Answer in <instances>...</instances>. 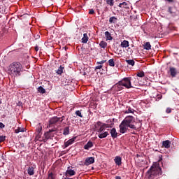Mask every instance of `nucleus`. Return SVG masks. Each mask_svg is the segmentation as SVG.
<instances>
[{"label": "nucleus", "instance_id": "obj_1", "mask_svg": "<svg viewBox=\"0 0 179 179\" xmlns=\"http://www.w3.org/2000/svg\"><path fill=\"white\" fill-rule=\"evenodd\" d=\"M134 124H135V117L131 115L127 116L119 125L120 134H125L128 131V128L136 129V127Z\"/></svg>", "mask_w": 179, "mask_h": 179}, {"label": "nucleus", "instance_id": "obj_2", "mask_svg": "<svg viewBox=\"0 0 179 179\" xmlns=\"http://www.w3.org/2000/svg\"><path fill=\"white\" fill-rule=\"evenodd\" d=\"M8 71L11 76L16 78L22 75V72H23V66L19 62H14L9 65Z\"/></svg>", "mask_w": 179, "mask_h": 179}, {"label": "nucleus", "instance_id": "obj_3", "mask_svg": "<svg viewBox=\"0 0 179 179\" xmlns=\"http://www.w3.org/2000/svg\"><path fill=\"white\" fill-rule=\"evenodd\" d=\"M147 174L148 178H155V176H162L163 171H162V168L159 166V164L155 163L150 167V170L148 171Z\"/></svg>", "mask_w": 179, "mask_h": 179}, {"label": "nucleus", "instance_id": "obj_4", "mask_svg": "<svg viewBox=\"0 0 179 179\" xmlns=\"http://www.w3.org/2000/svg\"><path fill=\"white\" fill-rule=\"evenodd\" d=\"M120 83H122L123 87L126 89H134L135 87L132 85V83H131V77H126L120 80Z\"/></svg>", "mask_w": 179, "mask_h": 179}, {"label": "nucleus", "instance_id": "obj_5", "mask_svg": "<svg viewBox=\"0 0 179 179\" xmlns=\"http://www.w3.org/2000/svg\"><path fill=\"white\" fill-rule=\"evenodd\" d=\"M114 120L115 119H109L106 121L107 124H103L100 128L98 129V134L103 132L105 128H113L114 127Z\"/></svg>", "mask_w": 179, "mask_h": 179}, {"label": "nucleus", "instance_id": "obj_6", "mask_svg": "<svg viewBox=\"0 0 179 179\" xmlns=\"http://www.w3.org/2000/svg\"><path fill=\"white\" fill-rule=\"evenodd\" d=\"M64 121V119L61 120V118L55 116L50 119L49 120V128H51L53 125H57V124H61Z\"/></svg>", "mask_w": 179, "mask_h": 179}, {"label": "nucleus", "instance_id": "obj_7", "mask_svg": "<svg viewBox=\"0 0 179 179\" xmlns=\"http://www.w3.org/2000/svg\"><path fill=\"white\" fill-rule=\"evenodd\" d=\"M113 89H114L115 92H121V90H124V87L122 84L119 81L115 85H113Z\"/></svg>", "mask_w": 179, "mask_h": 179}, {"label": "nucleus", "instance_id": "obj_8", "mask_svg": "<svg viewBox=\"0 0 179 179\" xmlns=\"http://www.w3.org/2000/svg\"><path fill=\"white\" fill-rule=\"evenodd\" d=\"M36 169L35 164H31L29 166L27 173L29 176H34V169Z\"/></svg>", "mask_w": 179, "mask_h": 179}, {"label": "nucleus", "instance_id": "obj_9", "mask_svg": "<svg viewBox=\"0 0 179 179\" xmlns=\"http://www.w3.org/2000/svg\"><path fill=\"white\" fill-rule=\"evenodd\" d=\"M93 163H94V157H90L86 158L84 164L85 166H90V164H93Z\"/></svg>", "mask_w": 179, "mask_h": 179}, {"label": "nucleus", "instance_id": "obj_10", "mask_svg": "<svg viewBox=\"0 0 179 179\" xmlns=\"http://www.w3.org/2000/svg\"><path fill=\"white\" fill-rule=\"evenodd\" d=\"M110 134L113 139H115V138L118 136V133L117 132V129H115V128H113L112 129H110Z\"/></svg>", "mask_w": 179, "mask_h": 179}, {"label": "nucleus", "instance_id": "obj_11", "mask_svg": "<svg viewBox=\"0 0 179 179\" xmlns=\"http://www.w3.org/2000/svg\"><path fill=\"white\" fill-rule=\"evenodd\" d=\"M114 162L117 166H121V164H122V158L120 156H116L114 159Z\"/></svg>", "mask_w": 179, "mask_h": 179}, {"label": "nucleus", "instance_id": "obj_12", "mask_svg": "<svg viewBox=\"0 0 179 179\" xmlns=\"http://www.w3.org/2000/svg\"><path fill=\"white\" fill-rule=\"evenodd\" d=\"M107 62L106 60H101V62H96V66L95 67V71H97V69H101L103 68V64H106Z\"/></svg>", "mask_w": 179, "mask_h": 179}, {"label": "nucleus", "instance_id": "obj_13", "mask_svg": "<svg viewBox=\"0 0 179 179\" xmlns=\"http://www.w3.org/2000/svg\"><path fill=\"white\" fill-rule=\"evenodd\" d=\"M170 73L172 78H176V76H177V69L174 67H171Z\"/></svg>", "mask_w": 179, "mask_h": 179}, {"label": "nucleus", "instance_id": "obj_14", "mask_svg": "<svg viewBox=\"0 0 179 179\" xmlns=\"http://www.w3.org/2000/svg\"><path fill=\"white\" fill-rule=\"evenodd\" d=\"M43 87H45L46 90H51L52 89V85L50 83V81H45L44 85Z\"/></svg>", "mask_w": 179, "mask_h": 179}, {"label": "nucleus", "instance_id": "obj_15", "mask_svg": "<svg viewBox=\"0 0 179 179\" xmlns=\"http://www.w3.org/2000/svg\"><path fill=\"white\" fill-rule=\"evenodd\" d=\"M41 131H43V127L41 126V124H38V127L36 129V134H37V136L38 138H40L41 136Z\"/></svg>", "mask_w": 179, "mask_h": 179}, {"label": "nucleus", "instance_id": "obj_16", "mask_svg": "<svg viewBox=\"0 0 179 179\" xmlns=\"http://www.w3.org/2000/svg\"><path fill=\"white\" fill-rule=\"evenodd\" d=\"M75 139H76L75 138H73L69 139L66 142H65L64 149L68 148V146H70V145H72V143H73L75 142Z\"/></svg>", "mask_w": 179, "mask_h": 179}, {"label": "nucleus", "instance_id": "obj_17", "mask_svg": "<svg viewBox=\"0 0 179 179\" xmlns=\"http://www.w3.org/2000/svg\"><path fill=\"white\" fill-rule=\"evenodd\" d=\"M162 145L166 149H169L171 146V141L169 140L164 141L162 142Z\"/></svg>", "mask_w": 179, "mask_h": 179}, {"label": "nucleus", "instance_id": "obj_18", "mask_svg": "<svg viewBox=\"0 0 179 179\" xmlns=\"http://www.w3.org/2000/svg\"><path fill=\"white\" fill-rule=\"evenodd\" d=\"M87 41H89V36H87V34L85 33L83 34V37L81 39V42L83 44H86L87 43Z\"/></svg>", "mask_w": 179, "mask_h": 179}, {"label": "nucleus", "instance_id": "obj_19", "mask_svg": "<svg viewBox=\"0 0 179 179\" xmlns=\"http://www.w3.org/2000/svg\"><path fill=\"white\" fill-rule=\"evenodd\" d=\"M98 136L100 139H103V138H107L108 136V132L105 131V132H101L98 134Z\"/></svg>", "mask_w": 179, "mask_h": 179}, {"label": "nucleus", "instance_id": "obj_20", "mask_svg": "<svg viewBox=\"0 0 179 179\" xmlns=\"http://www.w3.org/2000/svg\"><path fill=\"white\" fill-rule=\"evenodd\" d=\"M119 8H124V9H129V3L127 2L120 3L119 4Z\"/></svg>", "mask_w": 179, "mask_h": 179}, {"label": "nucleus", "instance_id": "obj_21", "mask_svg": "<svg viewBox=\"0 0 179 179\" xmlns=\"http://www.w3.org/2000/svg\"><path fill=\"white\" fill-rule=\"evenodd\" d=\"M90 148H93V142L90 141L85 145H84V149H85V150H89Z\"/></svg>", "mask_w": 179, "mask_h": 179}, {"label": "nucleus", "instance_id": "obj_22", "mask_svg": "<svg viewBox=\"0 0 179 179\" xmlns=\"http://www.w3.org/2000/svg\"><path fill=\"white\" fill-rule=\"evenodd\" d=\"M120 45L122 47V48H127V47H129V42L127 40H124L121 43Z\"/></svg>", "mask_w": 179, "mask_h": 179}, {"label": "nucleus", "instance_id": "obj_23", "mask_svg": "<svg viewBox=\"0 0 179 179\" xmlns=\"http://www.w3.org/2000/svg\"><path fill=\"white\" fill-rule=\"evenodd\" d=\"M65 69V68L62 66H60L57 70L55 71L56 73H57V75H62V73H64V70Z\"/></svg>", "mask_w": 179, "mask_h": 179}, {"label": "nucleus", "instance_id": "obj_24", "mask_svg": "<svg viewBox=\"0 0 179 179\" xmlns=\"http://www.w3.org/2000/svg\"><path fill=\"white\" fill-rule=\"evenodd\" d=\"M168 12L171 15H172L173 16H175L176 12V8H174V7H169Z\"/></svg>", "mask_w": 179, "mask_h": 179}, {"label": "nucleus", "instance_id": "obj_25", "mask_svg": "<svg viewBox=\"0 0 179 179\" xmlns=\"http://www.w3.org/2000/svg\"><path fill=\"white\" fill-rule=\"evenodd\" d=\"M76 174V172L75 170L73 169H68L66 172V175L68 177V176H75Z\"/></svg>", "mask_w": 179, "mask_h": 179}, {"label": "nucleus", "instance_id": "obj_26", "mask_svg": "<svg viewBox=\"0 0 179 179\" xmlns=\"http://www.w3.org/2000/svg\"><path fill=\"white\" fill-rule=\"evenodd\" d=\"M144 50H146L147 51H149V50H151L152 45H150V42H147L143 45Z\"/></svg>", "mask_w": 179, "mask_h": 179}, {"label": "nucleus", "instance_id": "obj_27", "mask_svg": "<svg viewBox=\"0 0 179 179\" xmlns=\"http://www.w3.org/2000/svg\"><path fill=\"white\" fill-rule=\"evenodd\" d=\"M45 136V141H48V139H51V136H52V134L50 131H47L44 134Z\"/></svg>", "mask_w": 179, "mask_h": 179}, {"label": "nucleus", "instance_id": "obj_28", "mask_svg": "<svg viewBox=\"0 0 179 179\" xmlns=\"http://www.w3.org/2000/svg\"><path fill=\"white\" fill-rule=\"evenodd\" d=\"M117 20H118V18L115 17V16L110 17L109 18V23L115 24L117 22Z\"/></svg>", "mask_w": 179, "mask_h": 179}, {"label": "nucleus", "instance_id": "obj_29", "mask_svg": "<svg viewBox=\"0 0 179 179\" xmlns=\"http://www.w3.org/2000/svg\"><path fill=\"white\" fill-rule=\"evenodd\" d=\"M105 36L106 37L107 40H113V36H111V34L108 32V31H106L105 32Z\"/></svg>", "mask_w": 179, "mask_h": 179}, {"label": "nucleus", "instance_id": "obj_30", "mask_svg": "<svg viewBox=\"0 0 179 179\" xmlns=\"http://www.w3.org/2000/svg\"><path fill=\"white\" fill-rule=\"evenodd\" d=\"M101 48H106L107 47V43L104 41H101L99 43Z\"/></svg>", "mask_w": 179, "mask_h": 179}, {"label": "nucleus", "instance_id": "obj_31", "mask_svg": "<svg viewBox=\"0 0 179 179\" xmlns=\"http://www.w3.org/2000/svg\"><path fill=\"white\" fill-rule=\"evenodd\" d=\"M109 66H115V62H114V59H110L108 60Z\"/></svg>", "mask_w": 179, "mask_h": 179}, {"label": "nucleus", "instance_id": "obj_32", "mask_svg": "<svg viewBox=\"0 0 179 179\" xmlns=\"http://www.w3.org/2000/svg\"><path fill=\"white\" fill-rule=\"evenodd\" d=\"M127 64H128V65H131V66H134V65H135V61H134V59H128L126 60Z\"/></svg>", "mask_w": 179, "mask_h": 179}, {"label": "nucleus", "instance_id": "obj_33", "mask_svg": "<svg viewBox=\"0 0 179 179\" xmlns=\"http://www.w3.org/2000/svg\"><path fill=\"white\" fill-rule=\"evenodd\" d=\"M38 92L42 94H44V93H45V89H44L42 86H40L38 87Z\"/></svg>", "mask_w": 179, "mask_h": 179}, {"label": "nucleus", "instance_id": "obj_34", "mask_svg": "<svg viewBox=\"0 0 179 179\" xmlns=\"http://www.w3.org/2000/svg\"><path fill=\"white\" fill-rule=\"evenodd\" d=\"M24 128L17 127V129L15 130V133L19 134L20 132H24Z\"/></svg>", "mask_w": 179, "mask_h": 179}, {"label": "nucleus", "instance_id": "obj_35", "mask_svg": "<svg viewBox=\"0 0 179 179\" xmlns=\"http://www.w3.org/2000/svg\"><path fill=\"white\" fill-rule=\"evenodd\" d=\"M63 135H69V127H64L63 130Z\"/></svg>", "mask_w": 179, "mask_h": 179}, {"label": "nucleus", "instance_id": "obj_36", "mask_svg": "<svg viewBox=\"0 0 179 179\" xmlns=\"http://www.w3.org/2000/svg\"><path fill=\"white\" fill-rule=\"evenodd\" d=\"M106 3L110 6H114V0H106Z\"/></svg>", "mask_w": 179, "mask_h": 179}, {"label": "nucleus", "instance_id": "obj_37", "mask_svg": "<svg viewBox=\"0 0 179 179\" xmlns=\"http://www.w3.org/2000/svg\"><path fill=\"white\" fill-rule=\"evenodd\" d=\"M136 76L138 78H143L145 77V73L143 71L138 72L137 73Z\"/></svg>", "mask_w": 179, "mask_h": 179}, {"label": "nucleus", "instance_id": "obj_38", "mask_svg": "<svg viewBox=\"0 0 179 179\" xmlns=\"http://www.w3.org/2000/svg\"><path fill=\"white\" fill-rule=\"evenodd\" d=\"M6 139V136H0V143H2V142H5Z\"/></svg>", "mask_w": 179, "mask_h": 179}, {"label": "nucleus", "instance_id": "obj_39", "mask_svg": "<svg viewBox=\"0 0 179 179\" xmlns=\"http://www.w3.org/2000/svg\"><path fill=\"white\" fill-rule=\"evenodd\" d=\"M126 114H129L134 113V109L132 108L129 107L128 110L125 112Z\"/></svg>", "mask_w": 179, "mask_h": 179}, {"label": "nucleus", "instance_id": "obj_40", "mask_svg": "<svg viewBox=\"0 0 179 179\" xmlns=\"http://www.w3.org/2000/svg\"><path fill=\"white\" fill-rule=\"evenodd\" d=\"M76 115H78V117H80V118L83 117V115H82V113L80 112V110H76Z\"/></svg>", "mask_w": 179, "mask_h": 179}, {"label": "nucleus", "instance_id": "obj_41", "mask_svg": "<svg viewBox=\"0 0 179 179\" xmlns=\"http://www.w3.org/2000/svg\"><path fill=\"white\" fill-rule=\"evenodd\" d=\"M101 126V122H97L96 124H95V128L97 129H99V127Z\"/></svg>", "mask_w": 179, "mask_h": 179}, {"label": "nucleus", "instance_id": "obj_42", "mask_svg": "<svg viewBox=\"0 0 179 179\" xmlns=\"http://www.w3.org/2000/svg\"><path fill=\"white\" fill-rule=\"evenodd\" d=\"M166 113H167V114H170L171 113V108H167L166 110Z\"/></svg>", "mask_w": 179, "mask_h": 179}, {"label": "nucleus", "instance_id": "obj_43", "mask_svg": "<svg viewBox=\"0 0 179 179\" xmlns=\"http://www.w3.org/2000/svg\"><path fill=\"white\" fill-rule=\"evenodd\" d=\"M49 179H54V173H49Z\"/></svg>", "mask_w": 179, "mask_h": 179}, {"label": "nucleus", "instance_id": "obj_44", "mask_svg": "<svg viewBox=\"0 0 179 179\" xmlns=\"http://www.w3.org/2000/svg\"><path fill=\"white\" fill-rule=\"evenodd\" d=\"M89 14L90 15H94V10L90 9V11H89Z\"/></svg>", "mask_w": 179, "mask_h": 179}, {"label": "nucleus", "instance_id": "obj_45", "mask_svg": "<svg viewBox=\"0 0 179 179\" xmlns=\"http://www.w3.org/2000/svg\"><path fill=\"white\" fill-rule=\"evenodd\" d=\"M0 128L1 129H3V128H5V124H3L2 122H0Z\"/></svg>", "mask_w": 179, "mask_h": 179}, {"label": "nucleus", "instance_id": "obj_46", "mask_svg": "<svg viewBox=\"0 0 179 179\" xmlns=\"http://www.w3.org/2000/svg\"><path fill=\"white\" fill-rule=\"evenodd\" d=\"M134 87L135 86H138V81H134V85H133Z\"/></svg>", "mask_w": 179, "mask_h": 179}, {"label": "nucleus", "instance_id": "obj_47", "mask_svg": "<svg viewBox=\"0 0 179 179\" xmlns=\"http://www.w3.org/2000/svg\"><path fill=\"white\" fill-rule=\"evenodd\" d=\"M35 51H38V46L35 47Z\"/></svg>", "mask_w": 179, "mask_h": 179}, {"label": "nucleus", "instance_id": "obj_48", "mask_svg": "<svg viewBox=\"0 0 179 179\" xmlns=\"http://www.w3.org/2000/svg\"><path fill=\"white\" fill-rule=\"evenodd\" d=\"M55 129H50V130H49V132H50V134H51V132H55Z\"/></svg>", "mask_w": 179, "mask_h": 179}, {"label": "nucleus", "instance_id": "obj_49", "mask_svg": "<svg viewBox=\"0 0 179 179\" xmlns=\"http://www.w3.org/2000/svg\"><path fill=\"white\" fill-rule=\"evenodd\" d=\"M115 179H121V177H120V176H116V177H115Z\"/></svg>", "mask_w": 179, "mask_h": 179}, {"label": "nucleus", "instance_id": "obj_50", "mask_svg": "<svg viewBox=\"0 0 179 179\" xmlns=\"http://www.w3.org/2000/svg\"><path fill=\"white\" fill-rule=\"evenodd\" d=\"M59 118H60V121H61V120H64V117L62 116V117H59Z\"/></svg>", "mask_w": 179, "mask_h": 179}, {"label": "nucleus", "instance_id": "obj_51", "mask_svg": "<svg viewBox=\"0 0 179 179\" xmlns=\"http://www.w3.org/2000/svg\"><path fill=\"white\" fill-rule=\"evenodd\" d=\"M168 2H173V0H166Z\"/></svg>", "mask_w": 179, "mask_h": 179}, {"label": "nucleus", "instance_id": "obj_52", "mask_svg": "<svg viewBox=\"0 0 179 179\" xmlns=\"http://www.w3.org/2000/svg\"><path fill=\"white\" fill-rule=\"evenodd\" d=\"M64 179H72V178H65Z\"/></svg>", "mask_w": 179, "mask_h": 179}, {"label": "nucleus", "instance_id": "obj_53", "mask_svg": "<svg viewBox=\"0 0 179 179\" xmlns=\"http://www.w3.org/2000/svg\"><path fill=\"white\" fill-rule=\"evenodd\" d=\"M176 55H178V53H174Z\"/></svg>", "mask_w": 179, "mask_h": 179}, {"label": "nucleus", "instance_id": "obj_54", "mask_svg": "<svg viewBox=\"0 0 179 179\" xmlns=\"http://www.w3.org/2000/svg\"><path fill=\"white\" fill-rule=\"evenodd\" d=\"M0 1H6V0H0Z\"/></svg>", "mask_w": 179, "mask_h": 179}, {"label": "nucleus", "instance_id": "obj_55", "mask_svg": "<svg viewBox=\"0 0 179 179\" xmlns=\"http://www.w3.org/2000/svg\"><path fill=\"white\" fill-rule=\"evenodd\" d=\"M0 17H1V15H0Z\"/></svg>", "mask_w": 179, "mask_h": 179}]
</instances>
